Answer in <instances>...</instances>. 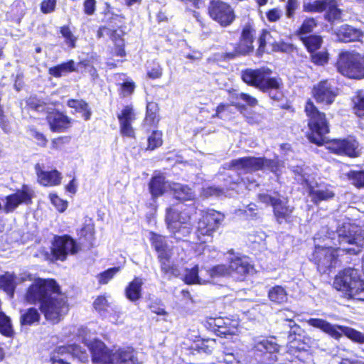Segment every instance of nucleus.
I'll return each mask as SVG.
<instances>
[{
    "label": "nucleus",
    "mask_w": 364,
    "mask_h": 364,
    "mask_svg": "<svg viewBox=\"0 0 364 364\" xmlns=\"http://www.w3.org/2000/svg\"><path fill=\"white\" fill-rule=\"evenodd\" d=\"M276 43L277 41L273 39L271 33L267 31H264L259 38V49L260 50H263L267 45L271 46L272 49H273L274 43Z\"/></svg>",
    "instance_id": "09e8293b"
},
{
    "label": "nucleus",
    "mask_w": 364,
    "mask_h": 364,
    "mask_svg": "<svg viewBox=\"0 0 364 364\" xmlns=\"http://www.w3.org/2000/svg\"><path fill=\"white\" fill-rule=\"evenodd\" d=\"M71 358H76L81 362L88 360V353L78 345L62 346L56 348L50 354L51 364H70Z\"/></svg>",
    "instance_id": "f8f14e48"
},
{
    "label": "nucleus",
    "mask_w": 364,
    "mask_h": 364,
    "mask_svg": "<svg viewBox=\"0 0 364 364\" xmlns=\"http://www.w3.org/2000/svg\"><path fill=\"white\" fill-rule=\"evenodd\" d=\"M292 171L296 175H298L299 176H300L301 180L302 181L305 182L306 186H308V183H309L310 182L309 181L308 178L306 176V173L305 168H304L301 166H296L292 167Z\"/></svg>",
    "instance_id": "0e129e2a"
},
{
    "label": "nucleus",
    "mask_w": 364,
    "mask_h": 364,
    "mask_svg": "<svg viewBox=\"0 0 364 364\" xmlns=\"http://www.w3.org/2000/svg\"><path fill=\"white\" fill-rule=\"evenodd\" d=\"M294 50V46L291 43H285L279 41L274 43L273 51H279L282 53H289Z\"/></svg>",
    "instance_id": "052dcab7"
},
{
    "label": "nucleus",
    "mask_w": 364,
    "mask_h": 364,
    "mask_svg": "<svg viewBox=\"0 0 364 364\" xmlns=\"http://www.w3.org/2000/svg\"><path fill=\"white\" fill-rule=\"evenodd\" d=\"M328 149L338 155L350 157L358 156V142L352 137L342 139H333L328 143Z\"/></svg>",
    "instance_id": "a211bd4d"
},
{
    "label": "nucleus",
    "mask_w": 364,
    "mask_h": 364,
    "mask_svg": "<svg viewBox=\"0 0 364 364\" xmlns=\"http://www.w3.org/2000/svg\"><path fill=\"white\" fill-rule=\"evenodd\" d=\"M196 213L193 206L180 205L166 210V222L169 231L176 240H183L191 232L192 215Z\"/></svg>",
    "instance_id": "423d86ee"
},
{
    "label": "nucleus",
    "mask_w": 364,
    "mask_h": 364,
    "mask_svg": "<svg viewBox=\"0 0 364 364\" xmlns=\"http://www.w3.org/2000/svg\"><path fill=\"white\" fill-rule=\"evenodd\" d=\"M75 70V63L73 60H70L68 62L50 68L48 73L55 77H60Z\"/></svg>",
    "instance_id": "f704fd0d"
},
{
    "label": "nucleus",
    "mask_w": 364,
    "mask_h": 364,
    "mask_svg": "<svg viewBox=\"0 0 364 364\" xmlns=\"http://www.w3.org/2000/svg\"><path fill=\"white\" fill-rule=\"evenodd\" d=\"M148 146L146 149L154 150L155 149L161 146L163 143L162 133L159 131H154L147 139Z\"/></svg>",
    "instance_id": "37998d69"
},
{
    "label": "nucleus",
    "mask_w": 364,
    "mask_h": 364,
    "mask_svg": "<svg viewBox=\"0 0 364 364\" xmlns=\"http://www.w3.org/2000/svg\"><path fill=\"white\" fill-rule=\"evenodd\" d=\"M326 17L329 21L341 18V11L337 8L333 2L331 3L328 6Z\"/></svg>",
    "instance_id": "5fc2aeb1"
},
{
    "label": "nucleus",
    "mask_w": 364,
    "mask_h": 364,
    "mask_svg": "<svg viewBox=\"0 0 364 364\" xmlns=\"http://www.w3.org/2000/svg\"><path fill=\"white\" fill-rule=\"evenodd\" d=\"M184 281L186 284H207L208 280L205 278V275H203V269H201L200 274L199 275L198 266L195 265L191 269H186Z\"/></svg>",
    "instance_id": "72a5a7b5"
},
{
    "label": "nucleus",
    "mask_w": 364,
    "mask_h": 364,
    "mask_svg": "<svg viewBox=\"0 0 364 364\" xmlns=\"http://www.w3.org/2000/svg\"><path fill=\"white\" fill-rule=\"evenodd\" d=\"M205 278L208 283L218 284L222 279L230 275V271L225 264L213 266L210 269H205Z\"/></svg>",
    "instance_id": "c756f323"
},
{
    "label": "nucleus",
    "mask_w": 364,
    "mask_h": 364,
    "mask_svg": "<svg viewBox=\"0 0 364 364\" xmlns=\"http://www.w3.org/2000/svg\"><path fill=\"white\" fill-rule=\"evenodd\" d=\"M232 98L235 99L236 100H242L247 105L251 107H255L257 104V100L256 98L244 92L235 93L232 95Z\"/></svg>",
    "instance_id": "6e6d98bb"
},
{
    "label": "nucleus",
    "mask_w": 364,
    "mask_h": 364,
    "mask_svg": "<svg viewBox=\"0 0 364 364\" xmlns=\"http://www.w3.org/2000/svg\"><path fill=\"white\" fill-rule=\"evenodd\" d=\"M120 270V267H115L110 269H108L107 270L100 273L98 274V282L101 284H107L112 278L113 277L119 272Z\"/></svg>",
    "instance_id": "a18cd8bd"
},
{
    "label": "nucleus",
    "mask_w": 364,
    "mask_h": 364,
    "mask_svg": "<svg viewBox=\"0 0 364 364\" xmlns=\"http://www.w3.org/2000/svg\"><path fill=\"white\" fill-rule=\"evenodd\" d=\"M264 166L269 167L274 172L277 171L275 161L263 158L243 157L234 159L230 163V168L238 172L257 171Z\"/></svg>",
    "instance_id": "ddd939ff"
},
{
    "label": "nucleus",
    "mask_w": 364,
    "mask_h": 364,
    "mask_svg": "<svg viewBox=\"0 0 364 364\" xmlns=\"http://www.w3.org/2000/svg\"><path fill=\"white\" fill-rule=\"evenodd\" d=\"M158 105L154 102H149L146 106V114L145 122L149 125L154 124L159 122Z\"/></svg>",
    "instance_id": "79ce46f5"
},
{
    "label": "nucleus",
    "mask_w": 364,
    "mask_h": 364,
    "mask_svg": "<svg viewBox=\"0 0 364 364\" xmlns=\"http://www.w3.org/2000/svg\"><path fill=\"white\" fill-rule=\"evenodd\" d=\"M60 33L65 40L66 44L71 48L76 46L77 38L73 34L72 31L67 26L60 28Z\"/></svg>",
    "instance_id": "49530a36"
},
{
    "label": "nucleus",
    "mask_w": 364,
    "mask_h": 364,
    "mask_svg": "<svg viewBox=\"0 0 364 364\" xmlns=\"http://www.w3.org/2000/svg\"><path fill=\"white\" fill-rule=\"evenodd\" d=\"M46 119L50 129L55 132H62L70 125V119L67 115L56 110L48 111Z\"/></svg>",
    "instance_id": "a878e982"
},
{
    "label": "nucleus",
    "mask_w": 364,
    "mask_h": 364,
    "mask_svg": "<svg viewBox=\"0 0 364 364\" xmlns=\"http://www.w3.org/2000/svg\"><path fill=\"white\" fill-rule=\"evenodd\" d=\"M350 180L352 181L353 184L357 187L364 186V171H353L348 174Z\"/></svg>",
    "instance_id": "603ef678"
},
{
    "label": "nucleus",
    "mask_w": 364,
    "mask_h": 364,
    "mask_svg": "<svg viewBox=\"0 0 364 364\" xmlns=\"http://www.w3.org/2000/svg\"><path fill=\"white\" fill-rule=\"evenodd\" d=\"M78 249V245L70 236H59L55 237L52 253L56 259L63 261L68 254L74 255L77 253Z\"/></svg>",
    "instance_id": "dca6fc26"
},
{
    "label": "nucleus",
    "mask_w": 364,
    "mask_h": 364,
    "mask_svg": "<svg viewBox=\"0 0 364 364\" xmlns=\"http://www.w3.org/2000/svg\"><path fill=\"white\" fill-rule=\"evenodd\" d=\"M164 256L165 257H163L158 256L161 263V271L165 274H172L173 269L169 262V255L168 254H166Z\"/></svg>",
    "instance_id": "bf43d9fd"
},
{
    "label": "nucleus",
    "mask_w": 364,
    "mask_h": 364,
    "mask_svg": "<svg viewBox=\"0 0 364 364\" xmlns=\"http://www.w3.org/2000/svg\"><path fill=\"white\" fill-rule=\"evenodd\" d=\"M333 285L347 296L364 301V279L358 269H345L336 277Z\"/></svg>",
    "instance_id": "0eeeda50"
},
{
    "label": "nucleus",
    "mask_w": 364,
    "mask_h": 364,
    "mask_svg": "<svg viewBox=\"0 0 364 364\" xmlns=\"http://www.w3.org/2000/svg\"><path fill=\"white\" fill-rule=\"evenodd\" d=\"M95 0H85L84 2V11L87 15H92L96 9Z\"/></svg>",
    "instance_id": "774afa93"
},
{
    "label": "nucleus",
    "mask_w": 364,
    "mask_h": 364,
    "mask_svg": "<svg viewBox=\"0 0 364 364\" xmlns=\"http://www.w3.org/2000/svg\"><path fill=\"white\" fill-rule=\"evenodd\" d=\"M307 186L309 195L314 203L327 200L335 196L332 186L323 182H311Z\"/></svg>",
    "instance_id": "4be33fe9"
},
{
    "label": "nucleus",
    "mask_w": 364,
    "mask_h": 364,
    "mask_svg": "<svg viewBox=\"0 0 364 364\" xmlns=\"http://www.w3.org/2000/svg\"><path fill=\"white\" fill-rule=\"evenodd\" d=\"M300 2L299 0H287L285 4V15L289 19H294L296 11L299 9Z\"/></svg>",
    "instance_id": "de8ad7c7"
},
{
    "label": "nucleus",
    "mask_w": 364,
    "mask_h": 364,
    "mask_svg": "<svg viewBox=\"0 0 364 364\" xmlns=\"http://www.w3.org/2000/svg\"><path fill=\"white\" fill-rule=\"evenodd\" d=\"M147 75L153 79L159 78L162 75V68L158 63H153V67L148 70Z\"/></svg>",
    "instance_id": "e2e57ef3"
},
{
    "label": "nucleus",
    "mask_w": 364,
    "mask_h": 364,
    "mask_svg": "<svg viewBox=\"0 0 364 364\" xmlns=\"http://www.w3.org/2000/svg\"><path fill=\"white\" fill-rule=\"evenodd\" d=\"M303 41L309 51L313 53L320 48L322 39L318 36H309L304 38Z\"/></svg>",
    "instance_id": "c03bdc74"
},
{
    "label": "nucleus",
    "mask_w": 364,
    "mask_h": 364,
    "mask_svg": "<svg viewBox=\"0 0 364 364\" xmlns=\"http://www.w3.org/2000/svg\"><path fill=\"white\" fill-rule=\"evenodd\" d=\"M225 193L224 189L220 188L216 186H208L206 188H203V195L205 197H210V196H221Z\"/></svg>",
    "instance_id": "13d9d810"
},
{
    "label": "nucleus",
    "mask_w": 364,
    "mask_h": 364,
    "mask_svg": "<svg viewBox=\"0 0 364 364\" xmlns=\"http://www.w3.org/2000/svg\"><path fill=\"white\" fill-rule=\"evenodd\" d=\"M26 104L30 109L38 112H48V110L50 109L47 104L43 100L35 96H31L27 100Z\"/></svg>",
    "instance_id": "a19ab883"
},
{
    "label": "nucleus",
    "mask_w": 364,
    "mask_h": 364,
    "mask_svg": "<svg viewBox=\"0 0 364 364\" xmlns=\"http://www.w3.org/2000/svg\"><path fill=\"white\" fill-rule=\"evenodd\" d=\"M28 287L25 300L31 304H39L47 320L58 321L68 311L67 301L60 287L53 279L36 278Z\"/></svg>",
    "instance_id": "f03ea898"
},
{
    "label": "nucleus",
    "mask_w": 364,
    "mask_h": 364,
    "mask_svg": "<svg viewBox=\"0 0 364 364\" xmlns=\"http://www.w3.org/2000/svg\"><path fill=\"white\" fill-rule=\"evenodd\" d=\"M224 219V215L214 210H208L203 213L198 223L196 235L198 240L205 243L207 240L203 237H210L219 227Z\"/></svg>",
    "instance_id": "9b49d317"
},
{
    "label": "nucleus",
    "mask_w": 364,
    "mask_h": 364,
    "mask_svg": "<svg viewBox=\"0 0 364 364\" xmlns=\"http://www.w3.org/2000/svg\"><path fill=\"white\" fill-rule=\"evenodd\" d=\"M171 185L168 184L163 175H157L152 177L149 184V191L153 198L162 196L167 188H171Z\"/></svg>",
    "instance_id": "7c9ffc66"
},
{
    "label": "nucleus",
    "mask_w": 364,
    "mask_h": 364,
    "mask_svg": "<svg viewBox=\"0 0 364 364\" xmlns=\"http://www.w3.org/2000/svg\"><path fill=\"white\" fill-rule=\"evenodd\" d=\"M35 170L38 176V180L43 186H52L60 184L61 177L60 172L58 171H43L39 164L36 165Z\"/></svg>",
    "instance_id": "cd10ccee"
},
{
    "label": "nucleus",
    "mask_w": 364,
    "mask_h": 364,
    "mask_svg": "<svg viewBox=\"0 0 364 364\" xmlns=\"http://www.w3.org/2000/svg\"><path fill=\"white\" fill-rule=\"evenodd\" d=\"M306 323L312 327L321 330L336 340H339L343 335H345L354 341L364 343V333L352 328L332 324L318 318H311L306 321Z\"/></svg>",
    "instance_id": "1a4fd4ad"
},
{
    "label": "nucleus",
    "mask_w": 364,
    "mask_h": 364,
    "mask_svg": "<svg viewBox=\"0 0 364 364\" xmlns=\"http://www.w3.org/2000/svg\"><path fill=\"white\" fill-rule=\"evenodd\" d=\"M151 240L152 245L154 247L159 257H165L164 255L168 254L164 237L156 234H152Z\"/></svg>",
    "instance_id": "4c0bfd02"
},
{
    "label": "nucleus",
    "mask_w": 364,
    "mask_h": 364,
    "mask_svg": "<svg viewBox=\"0 0 364 364\" xmlns=\"http://www.w3.org/2000/svg\"><path fill=\"white\" fill-rule=\"evenodd\" d=\"M271 74L272 70L267 68L246 69L242 73V79L245 83L268 92L272 99L279 101L282 97L279 90L282 80L280 78L271 77Z\"/></svg>",
    "instance_id": "39448f33"
},
{
    "label": "nucleus",
    "mask_w": 364,
    "mask_h": 364,
    "mask_svg": "<svg viewBox=\"0 0 364 364\" xmlns=\"http://www.w3.org/2000/svg\"><path fill=\"white\" fill-rule=\"evenodd\" d=\"M208 12L213 20L224 27L231 24L235 17L231 6L220 0L210 2Z\"/></svg>",
    "instance_id": "2eb2a0df"
},
{
    "label": "nucleus",
    "mask_w": 364,
    "mask_h": 364,
    "mask_svg": "<svg viewBox=\"0 0 364 364\" xmlns=\"http://www.w3.org/2000/svg\"><path fill=\"white\" fill-rule=\"evenodd\" d=\"M336 65L338 72L344 76L354 79L364 77V57L359 53H340Z\"/></svg>",
    "instance_id": "9d476101"
},
{
    "label": "nucleus",
    "mask_w": 364,
    "mask_h": 364,
    "mask_svg": "<svg viewBox=\"0 0 364 364\" xmlns=\"http://www.w3.org/2000/svg\"><path fill=\"white\" fill-rule=\"evenodd\" d=\"M135 85L133 82L127 81L122 84L121 90L124 97H126L134 92Z\"/></svg>",
    "instance_id": "69168bd1"
},
{
    "label": "nucleus",
    "mask_w": 364,
    "mask_h": 364,
    "mask_svg": "<svg viewBox=\"0 0 364 364\" xmlns=\"http://www.w3.org/2000/svg\"><path fill=\"white\" fill-rule=\"evenodd\" d=\"M315 250L311 259L321 273H326L338 263L340 252L357 255L364 247V229L343 223L336 231L323 228L314 237Z\"/></svg>",
    "instance_id": "f257e3e1"
},
{
    "label": "nucleus",
    "mask_w": 364,
    "mask_h": 364,
    "mask_svg": "<svg viewBox=\"0 0 364 364\" xmlns=\"http://www.w3.org/2000/svg\"><path fill=\"white\" fill-rule=\"evenodd\" d=\"M94 363L102 364H139L132 348H123L111 352L99 340L87 343Z\"/></svg>",
    "instance_id": "20e7f679"
},
{
    "label": "nucleus",
    "mask_w": 364,
    "mask_h": 364,
    "mask_svg": "<svg viewBox=\"0 0 364 364\" xmlns=\"http://www.w3.org/2000/svg\"><path fill=\"white\" fill-rule=\"evenodd\" d=\"M281 15L282 11L278 8H274L267 13V18L269 21L274 22L280 18Z\"/></svg>",
    "instance_id": "338daca9"
},
{
    "label": "nucleus",
    "mask_w": 364,
    "mask_h": 364,
    "mask_svg": "<svg viewBox=\"0 0 364 364\" xmlns=\"http://www.w3.org/2000/svg\"><path fill=\"white\" fill-rule=\"evenodd\" d=\"M93 307L101 316L109 318L111 322H117L119 309L112 302L109 301L106 296H97L93 302Z\"/></svg>",
    "instance_id": "412c9836"
},
{
    "label": "nucleus",
    "mask_w": 364,
    "mask_h": 364,
    "mask_svg": "<svg viewBox=\"0 0 364 364\" xmlns=\"http://www.w3.org/2000/svg\"><path fill=\"white\" fill-rule=\"evenodd\" d=\"M353 102L355 114L360 117H364V95H358L353 98Z\"/></svg>",
    "instance_id": "3c124183"
},
{
    "label": "nucleus",
    "mask_w": 364,
    "mask_h": 364,
    "mask_svg": "<svg viewBox=\"0 0 364 364\" xmlns=\"http://www.w3.org/2000/svg\"><path fill=\"white\" fill-rule=\"evenodd\" d=\"M117 117L122 135L130 138L134 137V130L132 123L135 120V115L132 107L126 106Z\"/></svg>",
    "instance_id": "393cba45"
},
{
    "label": "nucleus",
    "mask_w": 364,
    "mask_h": 364,
    "mask_svg": "<svg viewBox=\"0 0 364 364\" xmlns=\"http://www.w3.org/2000/svg\"><path fill=\"white\" fill-rule=\"evenodd\" d=\"M251 350L255 356L264 364H289L299 360L305 363L309 357L307 350L300 348L295 343H291L288 350L283 354H278L279 346L272 338L257 336L252 338Z\"/></svg>",
    "instance_id": "7ed1b4c3"
},
{
    "label": "nucleus",
    "mask_w": 364,
    "mask_h": 364,
    "mask_svg": "<svg viewBox=\"0 0 364 364\" xmlns=\"http://www.w3.org/2000/svg\"><path fill=\"white\" fill-rule=\"evenodd\" d=\"M174 197L180 200H193L196 198L194 192L186 185L173 183L171 186Z\"/></svg>",
    "instance_id": "473e14b6"
},
{
    "label": "nucleus",
    "mask_w": 364,
    "mask_h": 364,
    "mask_svg": "<svg viewBox=\"0 0 364 364\" xmlns=\"http://www.w3.org/2000/svg\"><path fill=\"white\" fill-rule=\"evenodd\" d=\"M328 55L326 51H320L311 54V60L318 65H323L328 62Z\"/></svg>",
    "instance_id": "4d7b16f0"
},
{
    "label": "nucleus",
    "mask_w": 364,
    "mask_h": 364,
    "mask_svg": "<svg viewBox=\"0 0 364 364\" xmlns=\"http://www.w3.org/2000/svg\"><path fill=\"white\" fill-rule=\"evenodd\" d=\"M49 198L52 204L59 212L63 213L66 210L68 207V202L66 200L61 199L54 193H50Z\"/></svg>",
    "instance_id": "864d4df0"
},
{
    "label": "nucleus",
    "mask_w": 364,
    "mask_h": 364,
    "mask_svg": "<svg viewBox=\"0 0 364 364\" xmlns=\"http://www.w3.org/2000/svg\"><path fill=\"white\" fill-rule=\"evenodd\" d=\"M259 200L266 204H270L273 207L274 214L278 223L288 221L293 213L294 208L287 205L286 199L272 197L266 193H260L258 196Z\"/></svg>",
    "instance_id": "4468645a"
},
{
    "label": "nucleus",
    "mask_w": 364,
    "mask_h": 364,
    "mask_svg": "<svg viewBox=\"0 0 364 364\" xmlns=\"http://www.w3.org/2000/svg\"><path fill=\"white\" fill-rule=\"evenodd\" d=\"M40 318L38 311L33 307L28 309L25 313L21 316V323L22 325H31L38 322Z\"/></svg>",
    "instance_id": "58836bf2"
},
{
    "label": "nucleus",
    "mask_w": 364,
    "mask_h": 364,
    "mask_svg": "<svg viewBox=\"0 0 364 364\" xmlns=\"http://www.w3.org/2000/svg\"><path fill=\"white\" fill-rule=\"evenodd\" d=\"M56 0H43L41 3V11L44 14H49L54 11Z\"/></svg>",
    "instance_id": "680f3d73"
},
{
    "label": "nucleus",
    "mask_w": 364,
    "mask_h": 364,
    "mask_svg": "<svg viewBox=\"0 0 364 364\" xmlns=\"http://www.w3.org/2000/svg\"><path fill=\"white\" fill-rule=\"evenodd\" d=\"M282 318L285 321V325L289 328L288 331V341L291 343H295L297 345L296 342V334L300 331L301 328L299 325H297L294 321V318L296 314L294 311H291L289 309H284L280 311L279 312Z\"/></svg>",
    "instance_id": "c85d7f7f"
},
{
    "label": "nucleus",
    "mask_w": 364,
    "mask_h": 364,
    "mask_svg": "<svg viewBox=\"0 0 364 364\" xmlns=\"http://www.w3.org/2000/svg\"><path fill=\"white\" fill-rule=\"evenodd\" d=\"M228 252L230 255L228 258L230 275L240 279L252 270L253 267L249 262L248 258L235 255L232 250Z\"/></svg>",
    "instance_id": "aec40b11"
},
{
    "label": "nucleus",
    "mask_w": 364,
    "mask_h": 364,
    "mask_svg": "<svg viewBox=\"0 0 364 364\" xmlns=\"http://www.w3.org/2000/svg\"><path fill=\"white\" fill-rule=\"evenodd\" d=\"M144 282L141 278L136 277L129 283L125 289L126 297L131 301L135 302L141 297V287Z\"/></svg>",
    "instance_id": "2f4dec72"
},
{
    "label": "nucleus",
    "mask_w": 364,
    "mask_h": 364,
    "mask_svg": "<svg viewBox=\"0 0 364 364\" xmlns=\"http://www.w3.org/2000/svg\"><path fill=\"white\" fill-rule=\"evenodd\" d=\"M333 80H322L313 87V95L318 103L331 105L338 94V89Z\"/></svg>",
    "instance_id": "f3484780"
},
{
    "label": "nucleus",
    "mask_w": 364,
    "mask_h": 364,
    "mask_svg": "<svg viewBox=\"0 0 364 364\" xmlns=\"http://www.w3.org/2000/svg\"><path fill=\"white\" fill-rule=\"evenodd\" d=\"M316 26L317 23L315 18H307L303 21L298 31V33L300 35H304L311 33Z\"/></svg>",
    "instance_id": "8fccbe9b"
},
{
    "label": "nucleus",
    "mask_w": 364,
    "mask_h": 364,
    "mask_svg": "<svg viewBox=\"0 0 364 364\" xmlns=\"http://www.w3.org/2000/svg\"><path fill=\"white\" fill-rule=\"evenodd\" d=\"M254 29L250 26H245L241 33V37L235 53H228V55L233 58L236 55H246L253 50Z\"/></svg>",
    "instance_id": "b1692460"
},
{
    "label": "nucleus",
    "mask_w": 364,
    "mask_h": 364,
    "mask_svg": "<svg viewBox=\"0 0 364 364\" xmlns=\"http://www.w3.org/2000/svg\"><path fill=\"white\" fill-rule=\"evenodd\" d=\"M67 105L74 109L75 112L81 113L82 117L85 121L90 119L92 111L85 101L82 100L71 99L68 101Z\"/></svg>",
    "instance_id": "c9c22d12"
},
{
    "label": "nucleus",
    "mask_w": 364,
    "mask_h": 364,
    "mask_svg": "<svg viewBox=\"0 0 364 364\" xmlns=\"http://www.w3.org/2000/svg\"><path fill=\"white\" fill-rule=\"evenodd\" d=\"M32 191L27 186H23L22 189L17 190L16 193L5 198L6 203L3 210L6 213L14 212L19 205L28 204L31 202Z\"/></svg>",
    "instance_id": "6ab92c4d"
},
{
    "label": "nucleus",
    "mask_w": 364,
    "mask_h": 364,
    "mask_svg": "<svg viewBox=\"0 0 364 364\" xmlns=\"http://www.w3.org/2000/svg\"><path fill=\"white\" fill-rule=\"evenodd\" d=\"M268 296L271 301L277 304H283L287 301V293L281 286H275L271 288L268 292Z\"/></svg>",
    "instance_id": "e433bc0d"
},
{
    "label": "nucleus",
    "mask_w": 364,
    "mask_h": 364,
    "mask_svg": "<svg viewBox=\"0 0 364 364\" xmlns=\"http://www.w3.org/2000/svg\"><path fill=\"white\" fill-rule=\"evenodd\" d=\"M33 276L31 274H23L20 277L13 273L5 272L0 275V288L2 289L10 297H13L16 285L26 280L32 281Z\"/></svg>",
    "instance_id": "5701e85b"
},
{
    "label": "nucleus",
    "mask_w": 364,
    "mask_h": 364,
    "mask_svg": "<svg viewBox=\"0 0 364 364\" xmlns=\"http://www.w3.org/2000/svg\"><path fill=\"white\" fill-rule=\"evenodd\" d=\"M305 112L308 117L309 132L307 136L309 140L317 145L323 144L325 141V135L329 132V126L326 114L318 111L311 100L307 101Z\"/></svg>",
    "instance_id": "6e6552de"
},
{
    "label": "nucleus",
    "mask_w": 364,
    "mask_h": 364,
    "mask_svg": "<svg viewBox=\"0 0 364 364\" xmlns=\"http://www.w3.org/2000/svg\"><path fill=\"white\" fill-rule=\"evenodd\" d=\"M0 333L11 337L14 333L11 318L0 310Z\"/></svg>",
    "instance_id": "ea45409f"
},
{
    "label": "nucleus",
    "mask_w": 364,
    "mask_h": 364,
    "mask_svg": "<svg viewBox=\"0 0 364 364\" xmlns=\"http://www.w3.org/2000/svg\"><path fill=\"white\" fill-rule=\"evenodd\" d=\"M338 40L341 42L361 41L363 32L351 26L344 24L335 31Z\"/></svg>",
    "instance_id": "bb28decb"
}]
</instances>
